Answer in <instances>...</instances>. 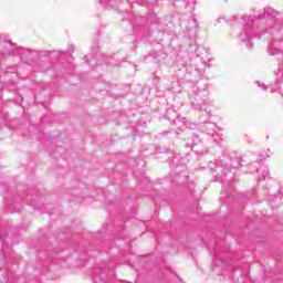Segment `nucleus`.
<instances>
[{"mask_svg":"<svg viewBox=\"0 0 283 283\" xmlns=\"http://www.w3.org/2000/svg\"><path fill=\"white\" fill-rule=\"evenodd\" d=\"M209 98V92L207 88L200 90V85L195 84L192 86V92L189 95V101L192 109L195 112H206L207 116H211V112H209V105L207 101Z\"/></svg>","mask_w":283,"mask_h":283,"instance_id":"1","label":"nucleus"},{"mask_svg":"<svg viewBox=\"0 0 283 283\" xmlns=\"http://www.w3.org/2000/svg\"><path fill=\"white\" fill-rule=\"evenodd\" d=\"M240 22L243 25V32L239 34V41L245 43L248 48H253V43L251 42V39L255 36V33H253V18L245 15L241 18Z\"/></svg>","mask_w":283,"mask_h":283,"instance_id":"2","label":"nucleus"},{"mask_svg":"<svg viewBox=\"0 0 283 283\" xmlns=\"http://www.w3.org/2000/svg\"><path fill=\"white\" fill-rule=\"evenodd\" d=\"M281 17L282 14L272 8H265L259 13V19L262 21V23H265L268 28H273Z\"/></svg>","mask_w":283,"mask_h":283,"instance_id":"3","label":"nucleus"},{"mask_svg":"<svg viewBox=\"0 0 283 283\" xmlns=\"http://www.w3.org/2000/svg\"><path fill=\"white\" fill-rule=\"evenodd\" d=\"M268 52L271 54V56H275V54H280V52H283V42L282 40H274L272 43L268 46Z\"/></svg>","mask_w":283,"mask_h":283,"instance_id":"4","label":"nucleus"},{"mask_svg":"<svg viewBox=\"0 0 283 283\" xmlns=\"http://www.w3.org/2000/svg\"><path fill=\"white\" fill-rule=\"evenodd\" d=\"M107 280V274H105V270H95L94 272V276H93V282L94 283H105V281Z\"/></svg>","mask_w":283,"mask_h":283,"instance_id":"5","label":"nucleus"},{"mask_svg":"<svg viewBox=\"0 0 283 283\" xmlns=\"http://www.w3.org/2000/svg\"><path fill=\"white\" fill-rule=\"evenodd\" d=\"M187 119L185 117H177V119H172V125H178L179 129H185V122Z\"/></svg>","mask_w":283,"mask_h":283,"instance_id":"6","label":"nucleus"},{"mask_svg":"<svg viewBox=\"0 0 283 283\" xmlns=\"http://www.w3.org/2000/svg\"><path fill=\"white\" fill-rule=\"evenodd\" d=\"M99 1H101V3H103L104 6H111V8H113L114 2H115L116 0H99Z\"/></svg>","mask_w":283,"mask_h":283,"instance_id":"7","label":"nucleus"},{"mask_svg":"<svg viewBox=\"0 0 283 283\" xmlns=\"http://www.w3.org/2000/svg\"><path fill=\"white\" fill-rule=\"evenodd\" d=\"M269 176V170H264L262 177L259 178V180H265Z\"/></svg>","mask_w":283,"mask_h":283,"instance_id":"8","label":"nucleus"},{"mask_svg":"<svg viewBox=\"0 0 283 283\" xmlns=\"http://www.w3.org/2000/svg\"><path fill=\"white\" fill-rule=\"evenodd\" d=\"M258 85L259 87H261V90H266V85H264L263 83L258 82Z\"/></svg>","mask_w":283,"mask_h":283,"instance_id":"9","label":"nucleus"},{"mask_svg":"<svg viewBox=\"0 0 283 283\" xmlns=\"http://www.w3.org/2000/svg\"><path fill=\"white\" fill-rule=\"evenodd\" d=\"M210 127H216V125L214 124H210Z\"/></svg>","mask_w":283,"mask_h":283,"instance_id":"10","label":"nucleus"}]
</instances>
